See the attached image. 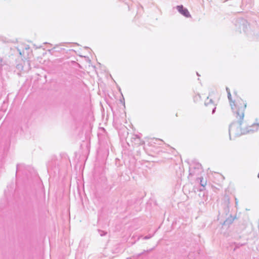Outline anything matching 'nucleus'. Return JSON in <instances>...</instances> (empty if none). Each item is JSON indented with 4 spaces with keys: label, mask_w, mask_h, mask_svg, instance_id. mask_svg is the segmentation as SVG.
<instances>
[{
    "label": "nucleus",
    "mask_w": 259,
    "mask_h": 259,
    "mask_svg": "<svg viewBox=\"0 0 259 259\" xmlns=\"http://www.w3.org/2000/svg\"><path fill=\"white\" fill-rule=\"evenodd\" d=\"M228 96L234 116V123L231 125L230 130L235 131L237 135H243L245 131V126L242 125L247 103L236 93L232 95L230 92H228Z\"/></svg>",
    "instance_id": "nucleus-1"
},
{
    "label": "nucleus",
    "mask_w": 259,
    "mask_h": 259,
    "mask_svg": "<svg viewBox=\"0 0 259 259\" xmlns=\"http://www.w3.org/2000/svg\"><path fill=\"white\" fill-rule=\"evenodd\" d=\"M243 126H244L245 128V133L244 134H245L246 132H248L249 131H255L259 130V119H256V121L255 122H254L251 127L252 128L251 129H247L246 127V124L245 123V121H244V124L242 125Z\"/></svg>",
    "instance_id": "nucleus-2"
},
{
    "label": "nucleus",
    "mask_w": 259,
    "mask_h": 259,
    "mask_svg": "<svg viewBox=\"0 0 259 259\" xmlns=\"http://www.w3.org/2000/svg\"><path fill=\"white\" fill-rule=\"evenodd\" d=\"M177 9L180 14L184 16H188L189 15V12L187 9L184 8L183 6H178L177 7Z\"/></svg>",
    "instance_id": "nucleus-3"
},
{
    "label": "nucleus",
    "mask_w": 259,
    "mask_h": 259,
    "mask_svg": "<svg viewBox=\"0 0 259 259\" xmlns=\"http://www.w3.org/2000/svg\"><path fill=\"white\" fill-rule=\"evenodd\" d=\"M201 183H202V181H201ZM201 185H202V186H204V185H206V182H205V183H204V184H203L201 183Z\"/></svg>",
    "instance_id": "nucleus-4"
}]
</instances>
